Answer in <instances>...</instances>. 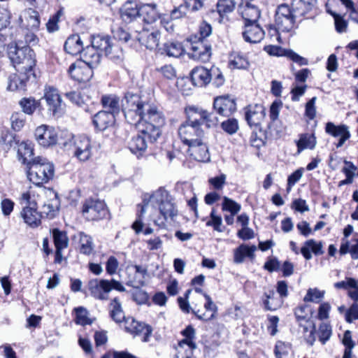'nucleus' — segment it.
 Instances as JSON below:
<instances>
[{
	"instance_id": "obj_26",
	"label": "nucleus",
	"mask_w": 358,
	"mask_h": 358,
	"mask_svg": "<svg viewBox=\"0 0 358 358\" xmlns=\"http://www.w3.org/2000/svg\"><path fill=\"white\" fill-rule=\"evenodd\" d=\"M171 199L172 198L169 192L166 191L164 188L160 187L154 192L151 195H150L148 199H147V198L145 196L143 199V205L148 203V208L150 206H159Z\"/></svg>"
},
{
	"instance_id": "obj_34",
	"label": "nucleus",
	"mask_w": 358,
	"mask_h": 358,
	"mask_svg": "<svg viewBox=\"0 0 358 358\" xmlns=\"http://www.w3.org/2000/svg\"><path fill=\"white\" fill-rule=\"evenodd\" d=\"M64 48L68 54L76 55L82 52L83 44L80 36L77 34H73L66 40Z\"/></svg>"
},
{
	"instance_id": "obj_51",
	"label": "nucleus",
	"mask_w": 358,
	"mask_h": 358,
	"mask_svg": "<svg viewBox=\"0 0 358 358\" xmlns=\"http://www.w3.org/2000/svg\"><path fill=\"white\" fill-rule=\"evenodd\" d=\"M324 291H320L317 288H309L303 298V301L306 302L319 303L324 298Z\"/></svg>"
},
{
	"instance_id": "obj_27",
	"label": "nucleus",
	"mask_w": 358,
	"mask_h": 358,
	"mask_svg": "<svg viewBox=\"0 0 358 358\" xmlns=\"http://www.w3.org/2000/svg\"><path fill=\"white\" fill-rule=\"evenodd\" d=\"M189 151L191 155L197 161L208 162L210 160L208 146L203 142L202 138L198 141V143H192L189 145Z\"/></svg>"
},
{
	"instance_id": "obj_43",
	"label": "nucleus",
	"mask_w": 358,
	"mask_h": 358,
	"mask_svg": "<svg viewBox=\"0 0 358 358\" xmlns=\"http://www.w3.org/2000/svg\"><path fill=\"white\" fill-rule=\"evenodd\" d=\"M0 143L3 150H8L11 148H15L19 143V140L16 138V135L8 131H3L1 134Z\"/></svg>"
},
{
	"instance_id": "obj_4",
	"label": "nucleus",
	"mask_w": 358,
	"mask_h": 358,
	"mask_svg": "<svg viewBox=\"0 0 358 358\" xmlns=\"http://www.w3.org/2000/svg\"><path fill=\"white\" fill-rule=\"evenodd\" d=\"M178 135L182 142L188 146L192 143H198V141L204 135L199 118L189 113L186 122L179 127Z\"/></svg>"
},
{
	"instance_id": "obj_45",
	"label": "nucleus",
	"mask_w": 358,
	"mask_h": 358,
	"mask_svg": "<svg viewBox=\"0 0 358 358\" xmlns=\"http://www.w3.org/2000/svg\"><path fill=\"white\" fill-rule=\"evenodd\" d=\"M65 96L72 103L79 106H83L90 99V96L85 92V90L80 92H70L65 94Z\"/></svg>"
},
{
	"instance_id": "obj_1",
	"label": "nucleus",
	"mask_w": 358,
	"mask_h": 358,
	"mask_svg": "<svg viewBox=\"0 0 358 358\" xmlns=\"http://www.w3.org/2000/svg\"><path fill=\"white\" fill-rule=\"evenodd\" d=\"M122 110L127 122L135 126L138 131L129 143L130 151L138 157L143 155L150 143L155 142L161 136V128L166 119L162 111L143 101L137 94L127 93L122 100Z\"/></svg>"
},
{
	"instance_id": "obj_62",
	"label": "nucleus",
	"mask_w": 358,
	"mask_h": 358,
	"mask_svg": "<svg viewBox=\"0 0 358 358\" xmlns=\"http://www.w3.org/2000/svg\"><path fill=\"white\" fill-rule=\"evenodd\" d=\"M127 275L135 274L136 273L145 280V276L148 275V269L146 267L140 265H130L126 268Z\"/></svg>"
},
{
	"instance_id": "obj_64",
	"label": "nucleus",
	"mask_w": 358,
	"mask_h": 358,
	"mask_svg": "<svg viewBox=\"0 0 358 358\" xmlns=\"http://www.w3.org/2000/svg\"><path fill=\"white\" fill-rule=\"evenodd\" d=\"M356 320H358V303H354L346 311L345 320L347 322L351 323Z\"/></svg>"
},
{
	"instance_id": "obj_48",
	"label": "nucleus",
	"mask_w": 358,
	"mask_h": 358,
	"mask_svg": "<svg viewBox=\"0 0 358 358\" xmlns=\"http://www.w3.org/2000/svg\"><path fill=\"white\" fill-rule=\"evenodd\" d=\"M236 5V0H218L217 3V12L220 16H223L232 12Z\"/></svg>"
},
{
	"instance_id": "obj_20",
	"label": "nucleus",
	"mask_w": 358,
	"mask_h": 358,
	"mask_svg": "<svg viewBox=\"0 0 358 358\" xmlns=\"http://www.w3.org/2000/svg\"><path fill=\"white\" fill-rule=\"evenodd\" d=\"M189 113L199 118L201 125L205 124L208 128L215 127L219 122V120L214 113L209 112L201 108L191 107Z\"/></svg>"
},
{
	"instance_id": "obj_28",
	"label": "nucleus",
	"mask_w": 358,
	"mask_h": 358,
	"mask_svg": "<svg viewBox=\"0 0 358 358\" xmlns=\"http://www.w3.org/2000/svg\"><path fill=\"white\" fill-rule=\"evenodd\" d=\"M19 105L22 111L29 115H33L36 111L41 113L43 110L41 101L33 96L23 97L20 100Z\"/></svg>"
},
{
	"instance_id": "obj_55",
	"label": "nucleus",
	"mask_w": 358,
	"mask_h": 358,
	"mask_svg": "<svg viewBox=\"0 0 358 358\" xmlns=\"http://www.w3.org/2000/svg\"><path fill=\"white\" fill-rule=\"evenodd\" d=\"M241 206L235 201L227 196L223 197L222 209L229 211L233 215H236L241 210Z\"/></svg>"
},
{
	"instance_id": "obj_17",
	"label": "nucleus",
	"mask_w": 358,
	"mask_h": 358,
	"mask_svg": "<svg viewBox=\"0 0 358 358\" xmlns=\"http://www.w3.org/2000/svg\"><path fill=\"white\" fill-rule=\"evenodd\" d=\"M20 20L22 27L27 30L37 31L41 24L38 12L32 8L24 10Z\"/></svg>"
},
{
	"instance_id": "obj_15",
	"label": "nucleus",
	"mask_w": 358,
	"mask_h": 358,
	"mask_svg": "<svg viewBox=\"0 0 358 358\" xmlns=\"http://www.w3.org/2000/svg\"><path fill=\"white\" fill-rule=\"evenodd\" d=\"M265 32L258 23L243 24V37L250 43H259L264 37Z\"/></svg>"
},
{
	"instance_id": "obj_37",
	"label": "nucleus",
	"mask_w": 358,
	"mask_h": 358,
	"mask_svg": "<svg viewBox=\"0 0 358 358\" xmlns=\"http://www.w3.org/2000/svg\"><path fill=\"white\" fill-rule=\"evenodd\" d=\"M250 62L246 56L238 52H234L229 55V66L231 69H247Z\"/></svg>"
},
{
	"instance_id": "obj_23",
	"label": "nucleus",
	"mask_w": 358,
	"mask_h": 358,
	"mask_svg": "<svg viewBox=\"0 0 358 358\" xmlns=\"http://www.w3.org/2000/svg\"><path fill=\"white\" fill-rule=\"evenodd\" d=\"M110 292V283L108 280L96 279L93 281L91 287V294L99 300H106L108 298V294Z\"/></svg>"
},
{
	"instance_id": "obj_39",
	"label": "nucleus",
	"mask_w": 358,
	"mask_h": 358,
	"mask_svg": "<svg viewBox=\"0 0 358 358\" xmlns=\"http://www.w3.org/2000/svg\"><path fill=\"white\" fill-rule=\"evenodd\" d=\"M316 0H294L292 9L297 17L304 16L312 10Z\"/></svg>"
},
{
	"instance_id": "obj_58",
	"label": "nucleus",
	"mask_w": 358,
	"mask_h": 358,
	"mask_svg": "<svg viewBox=\"0 0 358 358\" xmlns=\"http://www.w3.org/2000/svg\"><path fill=\"white\" fill-rule=\"evenodd\" d=\"M332 334L331 327L327 323H322L319 327V340L322 344L330 338Z\"/></svg>"
},
{
	"instance_id": "obj_12",
	"label": "nucleus",
	"mask_w": 358,
	"mask_h": 358,
	"mask_svg": "<svg viewBox=\"0 0 358 358\" xmlns=\"http://www.w3.org/2000/svg\"><path fill=\"white\" fill-rule=\"evenodd\" d=\"M34 135L38 143L43 147L53 145L58 141L57 133L55 129L47 125L38 127L35 130Z\"/></svg>"
},
{
	"instance_id": "obj_41",
	"label": "nucleus",
	"mask_w": 358,
	"mask_h": 358,
	"mask_svg": "<svg viewBox=\"0 0 358 358\" xmlns=\"http://www.w3.org/2000/svg\"><path fill=\"white\" fill-rule=\"evenodd\" d=\"M56 249H65L69 245V238L65 231L57 228L50 230Z\"/></svg>"
},
{
	"instance_id": "obj_47",
	"label": "nucleus",
	"mask_w": 358,
	"mask_h": 358,
	"mask_svg": "<svg viewBox=\"0 0 358 358\" xmlns=\"http://www.w3.org/2000/svg\"><path fill=\"white\" fill-rule=\"evenodd\" d=\"M164 51L169 57H179L182 55L184 49L180 43L170 42L164 44Z\"/></svg>"
},
{
	"instance_id": "obj_50",
	"label": "nucleus",
	"mask_w": 358,
	"mask_h": 358,
	"mask_svg": "<svg viewBox=\"0 0 358 358\" xmlns=\"http://www.w3.org/2000/svg\"><path fill=\"white\" fill-rule=\"evenodd\" d=\"M75 313L74 321L76 324L85 326L90 324V318L87 317V310L82 306L73 309Z\"/></svg>"
},
{
	"instance_id": "obj_60",
	"label": "nucleus",
	"mask_w": 358,
	"mask_h": 358,
	"mask_svg": "<svg viewBox=\"0 0 358 358\" xmlns=\"http://www.w3.org/2000/svg\"><path fill=\"white\" fill-rule=\"evenodd\" d=\"M196 348L179 343L175 358H191Z\"/></svg>"
},
{
	"instance_id": "obj_16",
	"label": "nucleus",
	"mask_w": 358,
	"mask_h": 358,
	"mask_svg": "<svg viewBox=\"0 0 358 358\" xmlns=\"http://www.w3.org/2000/svg\"><path fill=\"white\" fill-rule=\"evenodd\" d=\"M325 131L335 138L339 137V141L336 145L338 148L342 147L350 138L348 127L345 124L336 125L333 122H328L326 124Z\"/></svg>"
},
{
	"instance_id": "obj_38",
	"label": "nucleus",
	"mask_w": 358,
	"mask_h": 358,
	"mask_svg": "<svg viewBox=\"0 0 358 358\" xmlns=\"http://www.w3.org/2000/svg\"><path fill=\"white\" fill-rule=\"evenodd\" d=\"M115 115H110V113L99 111L94 115L93 124L96 129L104 130L113 123Z\"/></svg>"
},
{
	"instance_id": "obj_49",
	"label": "nucleus",
	"mask_w": 358,
	"mask_h": 358,
	"mask_svg": "<svg viewBox=\"0 0 358 358\" xmlns=\"http://www.w3.org/2000/svg\"><path fill=\"white\" fill-rule=\"evenodd\" d=\"M291 345L288 343L280 341H277L274 352L276 358H289Z\"/></svg>"
},
{
	"instance_id": "obj_30",
	"label": "nucleus",
	"mask_w": 358,
	"mask_h": 358,
	"mask_svg": "<svg viewBox=\"0 0 358 358\" xmlns=\"http://www.w3.org/2000/svg\"><path fill=\"white\" fill-rule=\"evenodd\" d=\"M109 213L106 204L102 200H91V220L99 221L103 219H108Z\"/></svg>"
},
{
	"instance_id": "obj_42",
	"label": "nucleus",
	"mask_w": 358,
	"mask_h": 358,
	"mask_svg": "<svg viewBox=\"0 0 358 358\" xmlns=\"http://www.w3.org/2000/svg\"><path fill=\"white\" fill-rule=\"evenodd\" d=\"M158 208L160 214L165 220H168L169 219L172 220L178 214V210L172 202V199L162 203L158 206Z\"/></svg>"
},
{
	"instance_id": "obj_19",
	"label": "nucleus",
	"mask_w": 358,
	"mask_h": 358,
	"mask_svg": "<svg viewBox=\"0 0 358 358\" xmlns=\"http://www.w3.org/2000/svg\"><path fill=\"white\" fill-rule=\"evenodd\" d=\"M36 203L33 206H24L21 211V217L24 222L31 228L38 227L41 224L42 215L36 209Z\"/></svg>"
},
{
	"instance_id": "obj_18",
	"label": "nucleus",
	"mask_w": 358,
	"mask_h": 358,
	"mask_svg": "<svg viewBox=\"0 0 358 358\" xmlns=\"http://www.w3.org/2000/svg\"><path fill=\"white\" fill-rule=\"evenodd\" d=\"M159 36L160 33L157 30L150 31L148 29H143L136 34L135 38L148 49L153 50L159 45Z\"/></svg>"
},
{
	"instance_id": "obj_53",
	"label": "nucleus",
	"mask_w": 358,
	"mask_h": 358,
	"mask_svg": "<svg viewBox=\"0 0 358 358\" xmlns=\"http://www.w3.org/2000/svg\"><path fill=\"white\" fill-rule=\"evenodd\" d=\"M182 334L185 336V338L179 342L180 344L196 348V345L194 342L195 330L192 326L187 327L186 329L182 331Z\"/></svg>"
},
{
	"instance_id": "obj_40",
	"label": "nucleus",
	"mask_w": 358,
	"mask_h": 358,
	"mask_svg": "<svg viewBox=\"0 0 358 358\" xmlns=\"http://www.w3.org/2000/svg\"><path fill=\"white\" fill-rule=\"evenodd\" d=\"M256 250L255 245H241L234 251V262L237 264H241L244 262L245 257L254 258V252Z\"/></svg>"
},
{
	"instance_id": "obj_61",
	"label": "nucleus",
	"mask_w": 358,
	"mask_h": 358,
	"mask_svg": "<svg viewBox=\"0 0 358 358\" xmlns=\"http://www.w3.org/2000/svg\"><path fill=\"white\" fill-rule=\"evenodd\" d=\"M148 210V204L145 203V205H142L141 206V210L137 214V219L132 224V228L135 230V231L138 234L142 231L143 228V221L142 216Z\"/></svg>"
},
{
	"instance_id": "obj_56",
	"label": "nucleus",
	"mask_w": 358,
	"mask_h": 358,
	"mask_svg": "<svg viewBox=\"0 0 358 358\" xmlns=\"http://www.w3.org/2000/svg\"><path fill=\"white\" fill-rule=\"evenodd\" d=\"M222 129L228 134L232 135L238 130V123L235 118H229L221 123Z\"/></svg>"
},
{
	"instance_id": "obj_32",
	"label": "nucleus",
	"mask_w": 358,
	"mask_h": 358,
	"mask_svg": "<svg viewBox=\"0 0 358 358\" xmlns=\"http://www.w3.org/2000/svg\"><path fill=\"white\" fill-rule=\"evenodd\" d=\"M203 297L206 299L204 303V308L207 311L211 312V315L209 317H206L205 313L200 314V309H196L199 304H194V308L192 309V313L196 315L198 319L203 320H209L215 317V313L217 311V306L213 301L211 297L207 294H203Z\"/></svg>"
},
{
	"instance_id": "obj_57",
	"label": "nucleus",
	"mask_w": 358,
	"mask_h": 358,
	"mask_svg": "<svg viewBox=\"0 0 358 358\" xmlns=\"http://www.w3.org/2000/svg\"><path fill=\"white\" fill-rule=\"evenodd\" d=\"M210 77L211 80H213V84L217 87L223 85L225 82L222 73L217 67L213 66L210 69Z\"/></svg>"
},
{
	"instance_id": "obj_2",
	"label": "nucleus",
	"mask_w": 358,
	"mask_h": 358,
	"mask_svg": "<svg viewBox=\"0 0 358 358\" xmlns=\"http://www.w3.org/2000/svg\"><path fill=\"white\" fill-rule=\"evenodd\" d=\"M8 56L17 71H33L36 65L35 53L27 45H24L21 41H16L8 50Z\"/></svg>"
},
{
	"instance_id": "obj_6",
	"label": "nucleus",
	"mask_w": 358,
	"mask_h": 358,
	"mask_svg": "<svg viewBox=\"0 0 358 358\" xmlns=\"http://www.w3.org/2000/svg\"><path fill=\"white\" fill-rule=\"evenodd\" d=\"M296 18L297 17L292 8L286 3L280 5L275 15L276 31L289 32L293 29Z\"/></svg>"
},
{
	"instance_id": "obj_25",
	"label": "nucleus",
	"mask_w": 358,
	"mask_h": 358,
	"mask_svg": "<svg viewBox=\"0 0 358 358\" xmlns=\"http://www.w3.org/2000/svg\"><path fill=\"white\" fill-rule=\"evenodd\" d=\"M17 156L19 161L26 164L27 168L38 161V157H34L33 148L26 142H22L18 145Z\"/></svg>"
},
{
	"instance_id": "obj_7",
	"label": "nucleus",
	"mask_w": 358,
	"mask_h": 358,
	"mask_svg": "<svg viewBox=\"0 0 358 358\" xmlns=\"http://www.w3.org/2000/svg\"><path fill=\"white\" fill-rule=\"evenodd\" d=\"M91 48L96 51L95 53H91V69L93 66H97L101 60L103 54L108 55L111 53L112 46L110 42V38L104 34L94 35L91 37Z\"/></svg>"
},
{
	"instance_id": "obj_63",
	"label": "nucleus",
	"mask_w": 358,
	"mask_h": 358,
	"mask_svg": "<svg viewBox=\"0 0 358 358\" xmlns=\"http://www.w3.org/2000/svg\"><path fill=\"white\" fill-rule=\"evenodd\" d=\"M78 248L81 253L90 254V237L82 232L79 234Z\"/></svg>"
},
{
	"instance_id": "obj_29",
	"label": "nucleus",
	"mask_w": 358,
	"mask_h": 358,
	"mask_svg": "<svg viewBox=\"0 0 358 358\" xmlns=\"http://www.w3.org/2000/svg\"><path fill=\"white\" fill-rule=\"evenodd\" d=\"M156 3H146L140 6V17L148 24L156 22L160 17Z\"/></svg>"
},
{
	"instance_id": "obj_10",
	"label": "nucleus",
	"mask_w": 358,
	"mask_h": 358,
	"mask_svg": "<svg viewBox=\"0 0 358 358\" xmlns=\"http://www.w3.org/2000/svg\"><path fill=\"white\" fill-rule=\"evenodd\" d=\"M19 74H12L8 77L7 89L10 91H26L29 82H36V75L28 71H18Z\"/></svg>"
},
{
	"instance_id": "obj_24",
	"label": "nucleus",
	"mask_w": 358,
	"mask_h": 358,
	"mask_svg": "<svg viewBox=\"0 0 358 358\" xmlns=\"http://www.w3.org/2000/svg\"><path fill=\"white\" fill-rule=\"evenodd\" d=\"M191 79L195 86L203 87L211 81L210 69L196 66L191 71Z\"/></svg>"
},
{
	"instance_id": "obj_14",
	"label": "nucleus",
	"mask_w": 358,
	"mask_h": 358,
	"mask_svg": "<svg viewBox=\"0 0 358 358\" xmlns=\"http://www.w3.org/2000/svg\"><path fill=\"white\" fill-rule=\"evenodd\" d=\"M124 329L127 332L135 336L143 334V341L144 342L148 341L152 332V329L150 326L145 323L139 322L134 318H127L125 320Z\"/></svg>"
},
{
	"instance_id": "obj_35",
	"label": "nucleus",
	"mask_w": 358,
	"mask_h": 358,
	"mask_svg": "<svg viewBox=\"0 0 358 358\" xmlns=\"http://www.w3.org/2000/svg\"><path fill=\"white\" fill-rule=\"evenodd\" d=\"M101 103L104 108L108 110V113L115 115L120 113L121 105L120 99L115 94L104 95L101 98Z\"/></svg>"
},
{
	"instance_id": "obj_31",
	"label": "nucleus",
	"mask_w": 358,
	"mask_h": 358,
	"mask_svg": "<svg viewBox=\"0 0 358 358\" xmlns=\"http://www.w3.org/2000/svg\"><path fill=\"white\" fill-rule=\"evenodd\" d=\"M263 297L264 308L268 310H275L283 303L282 299L277 295L274 289L265 291Z\"/></svg>"
},
{
	"instance_id": "obj_59",
	"label": "nucleus",
	"mask_w": 358,
	"mask_h": 358,
	"mask_svg": "<svg viewBox=\"0 0 358 358\" xmlns=\"http://www.w3.org/2000/svg\"><path fill=\"white\" fill-rule=\"evenodd\" d=\"M10 122L12 129L18 131L24 127L25 118L22 113H15L11 115Z\"/></svg>"
},
{
	"instance_id": "obj_46",
	"label": "nucleus",
	"mask_w": 358,
	"mask_h": 358,
	"mask_svg": "<svg viewBox=\"0 0 358 358\" xmlns=\"http://www.w3.org/2000/svg\"><path fill=\"white\" fill-rule=\"evenodd\" d=\"M10 14L5 9L0 10V47L3 46V43L6 39V34L3 33L10 24Z\"/></svg>"
},
{
	"instance_id": "obj_13",
	"label": "nucleus",
	"mask_w": 358,
	"mask_h": 358,
	"mask_svg": "<svg viewBox=\"0 0 358 358\" xmlns=\"http://www.w3.org/2000/svg\"><path fill=\"white\" fill-rule=\"evenodd\" d=\"M213 109L220 115L229 117L236 110V103L229 96H220L215 98Z\"/></svg>"
},
{
	"instance_id": "obj_33",
	"label": "nucleus",
	"mask_w": 358,
	"mask_h": 358,
	"mask_svg": "<svg viewBox=\"0 0 358 358\" xmlns=\"http://www.w3.org/2000/svg\"><path fill=\"white\" fill-rule=\"evenodd\" d=\"M322 248V242H316L313 239H310L305 242L304 245L301 249V252L306 259L310 260L312 258L310 251L315 255H321L324 253Z\"/></svg>"
},
{
	"instance_id": "obj_11",
	"label": "nucleus",
	"mask_w": 358,
	"mask_h": 358,
	"mask_svg": "<svg viewBox=\"0 0 358 358\" xmlns=\"http://www.w3.org/2000/svg\"><path fill=\"white\" fill-rule=\"evenodd\" d=\"M245 118L251 127L257 128L260 126L266 115V110L262 104L249 105L245 108Z\"/></svg>"
},
{
	"instance_id": "obj_3",
	"label": "nucleus",
	"mask_w": 358,
	"mask_h": 358,
	"mask_svg": "<svg viewBox=\"0 0 358 358\" xmlns=\"http://www.w3.org/2000/svg\"><path fill=\"white\" fill-rule=\"evenodd\" d=\"M27 169L29 180L37 186L48 182L52 179L55 173L53 164L39 157L38 161L32 163Z\"/></svg>"
},
{
	"instance_id": "obj_21",
	"label": "nucleus",
	"mask_w": 358,
	"mask_h": 358,
	"mask_svg": "<svg viewBox=\"0 0 358 358\" xmlns=\"http://www.w3.org/2000/svg\"><path fill=\"white\" fill-rule=\"evenodd\" d=\"M238 13L241 15L243 24L257 23L260 17V10L255 5L246 2V3L241 4L238 6Z\"/></svg>"
},
{
	"instance_id": "obj_44",
	"label": "nucleus",
	"mask_w": 358,
	"mask_h": 358,
	"mask_svg": "<svg viewBox=\"0 0 358 358\" xmlns=\"http://www.w3.org/2000/svg\"><path fill=\"white\" fill-rule=\"evenodd\" d=\"M316 145V138L313 134H303L297 141L299 152L304 149H313Z\"/></svg>"
},
{
	"instance_id": "obj_54",
	"label": "nucleus",
	"mask_w": 358,
	"mask_h": 358,
	"mask_svg": "<svg viewBox=\"0 0 358 358\" xmlns=\"http://www.w3.org/2000/svg\"><path fill=\"white\" fill-rule=\"evenodd\" d=\"M34 31L27 30L24 31L22 34V36L17 38L16 41H21L24 45H27L28 47L34 46L38 43V38L34 33Z\"/></svg>"
},
{
	"instance_id": "obj_8",
	"label": "nucleus",
	"mask_w": 358,
	"mask_h": 358,
	"mask_svg": "<svg viewBox=\"0 0 358 358\" xmlns=\"http://www.w3.org/2000/svg\"><path fill=\"white\" fill-rule=\"evenodd\" d=\"M43 99L45 100L48 110L54 117L64 113L65 107L58 90L52 86L45 87Z\"/></svg>"
},
{
	"instance_id": "obj_5",
	"label": "nucleus",
	"mask_w": 358,
	"mask_h": 358,
	"mask_svg": "<svg viewBox=\"0 0 358 358\" xmlns=\"http://www.w3.org/2000/svg\"><path fill=\"white\" fill-rule=\"evenodd\" d=\"M69 73L73 79L83 85L80 87L81 90H87L90 81V61L87 54L82 55L70 66Z\"/></svg>"
},
{
	"instance_id": "obj_22",
	"label": "nucleus",
	"mask_w": 358,
	"mask_h": 358,
	"mask_svg": "<svg viewBox=\"0 0 358 358\" xmlns=\"http://www.w3.org/2000/svg\"><path fill=\"white\" fill-rule=\"evenodd\" d=\"M121 18L126 23H129L140 17V7L135 1L127 0L120 8Z\"/></svg>"
},
{
	"instance_id": "obj_9",
	"label": "nucleus",
	"mask_w": 358,
	"mask_h": 358,
	"mask_svg": "<svg viewBox=\"0 0 358 358\" xmlns=\"http://www.w3.org/2000/svg\"><path fill=\"white\" fill-rule=\"evenodd\" d=\"M189 57L201 62L208 61L211 55V45L208 43L206 40L197 39L189 40V47L188 52Z\"/></svg>"
},
{
	"instance_id": "obj_52",
	"label": "nucleus",
	"mask_w": 358,
	"mask_h": 358,
	"mask_svg": "<svg viewBox=\"0 0 358 358\" xmlns=\"http://www.w3.org/2000/svg\"><path fill=\"white\" fill-rule=\"evenodd\" d=\"M58 204V201L55 199L48 201L43 206V210L41 213L45 214L46 217L50 219L55 217L59 210Z\"/></svg>"
},
{
	"instance_id": "obj_36",
	"label": "nucleus",
	"mask_w": 358,
	"mask_h": 358,
	"mask_svg": "<svg viewBox=\"0 0 358 358\" xmlns=\"http://www.w3.org/2000/svg\"><path fill=\"white\" fill-rule=\"evenodd\" d=\"M109 312L111 318L115 322H121L125 319L122 302L119 297H114L109 304Z\"/></svg>"
}]
</instances>
